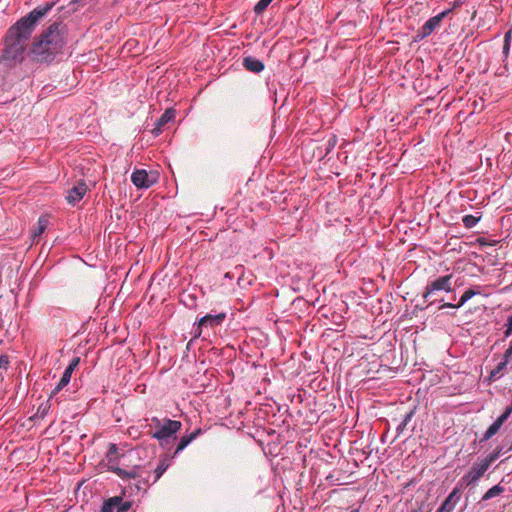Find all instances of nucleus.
I'll return each instance as SVG.
<instances>
[{"label": "nucleus", "instance_id": "nucleus-1", "mask_svg": "<svg viewBox=\"0 0 512 512\" xmlns=\"http://www.w3.org/2000/svg\"><path fill=\"white\" fill-rule=\"evenodd\" d=\"M54 5L55 2H50L37 6L8 29L2 59L9 62V66L24 60L28 42L38 22L51 11Z\"/></svg>", "mask_w": 512, "mask_h": 512}, {"label": "nucleus", "instance_id": "nucleus-2", "mask_svg": "<svg viewBox=\"0 0 512 512\" xmlns=\"http://www.w3.org/2000/svg\"><path fill=\"white\" fill-rule=\"evenodd\" d=\"M65 44L66 26L57 20L34 38L27 55L33 62L49 64L62 52Z\"/></svg>", "mask_w": 512, "mask_h": 512}, {"label": "nucleus", "instance_id": "nucleus-3", "mask_svg": "<svg viewBox=\"0 0 512 512\" xmlns=\"http://www.w3.org/2000/svg\"><path fill=\"white\" fill-rule=\"evenodd\" d=\"M151 423L156 429L152 433V437L157 439L161 445L167 444L170 438H175V434L180 431L182 426L180 421L168 418L159 419L152 417Z\"/></svg>", "mask_w": 512, "mask_h": 512}, {"label": "nucleus", "instance_id": "nucleus-4", "mask_svg": "<svg viewBox=\"0 0 512 512\" xmlns=\"http://www.w3.org/2000/svg\"><path fill=\"white\" fill-rule=\"evenodd\" d=\"M131 181L138 189H148L158 181V174L154 171L136 169L131 175Z\"/></svg>", "mask_w": 512, "mask_h": 512}, {"label": "nucleus", "instance_id": "nucleus-5", "mask_svg": "<svg viewBox=\"0 0 512 512\" xmlns=\"http://www.w3.org/2000/svg\"><path fill=\"white\" fill-rule=\"evenodd\" d=\"M116 444H111L107 453L109 469L122 479H136L142 476L140 467H134L131 470H124L112 464V457L117 453Z\"/></svg>", "mask_w": 512, "mask_h": 512}, {"label": "nucleus", "instance_id": "nucleus-6", "mask_svg": "<svg viewBox=\"0 0 512 512\" xmlns=\"http://www.w3.org/2000/svg\"><path fill=\"white\" fill-rule=\"evenodd\" d=\"M452 274L444 275L436 278L435 280L429 282L425 288V293L423 294L424 299H428L430 295L437 291H445L451 292L452 289Z\"/></svg>", "mask_w": 512, "mask_h": 512}, {"label": "nucleus", "instance_id": "nucleus-7", "mask_svg": "<svg viewBox=\"0 0 512 512\" xmlns=\"http://www.w3.org/2000/svg\"><path fill=\"white\" fill-rule=\"evenodd\" d=\"M488 466L482 460L479 463H474L470 470L461 478V483L465 486L475 484L488 470Z\"/></svg>", "mask_w": 512, "mask_h": 512}, {"label": "nucleus", "instance_id": "nucleus-8", "mask_svg": "<svg viewBox=\"0 0 512 512\" xmlns=\"http://www.w3.org/2000/svg\"><path fill=\"white\" fill-rule=\"evenodd\" d=\"M451 9H447L442 11L441 13L437 14L436 16H433L429 18L424 25L421 27L418 37L423 39L428 37L433 33V31L439 27L441 21L451 12Z\"/></svg>", "mask_w": 512, "mask_h": 512}, {"label": "nucleus", "instance_id": "nucleus-9", "mask_svg": "<svg viewBox=\"0 0 512 512\" xmlns=\"http://www.w3.org/2000/svg\"><path fill=\"white\" fill-rule=\"evenodd\" d=\"M131 508V502L123 501L121 497L115 496L104 502L101 512H126Z\"/></svg>", "mask_w": 512, "mask_h": 512}, {"label": "nucleus", "instance_id": "nucleus-10", "mask_svg": "<svg viewBox=\"0 0 512 512\" xmlns=\"http://www.w3.org/2000/svg\"><path fill=\"white\" fill-rule=\"evenodd\" d=\"M175 118V110L172 108L166 109V111L158 118L155 122L154 128L151 130V133L154 136H158L161 134L163 128Z\"/></svg>", "mask_w": 512, "mask_h": 512}, {"label": "nucleus", "instance_id": "nucleus-11", "mask_svg": "<svg viewBox=\"0 0 512 512\" xmlns=\"http://www.w3.org/2000/svg\"><path fill=\"white\" fill-rule=\"evenodd\" d=\"M87 192V186L85 183H79L78 185L72 187L68 190V194L66 199L68 203L75 205L79 202Z\"/></svg>", "mask_w": 512, "mask_h": 512}, {"label": "nucleus", "instance_id": "nucleus-12", "mask_svg": "<svg viewBox=\"0 0 512 512\" xmlns=\"http://www.w3.org/2000/svg\"><path fill=\"white\" fill-rule=\"evenodd\" d=\"M226 313L207 314L199 319V325L205 327H216L223 323Z\"/></svg>", "mask_w": 512, "mask_h": 512}, {"label": "nucleus", "instance_id": "nucleus-13", "mask_svg": "<svg viewBox=\"0 0 512 512\" xmlns=\"http://www.w3.org/2000/svg\"><path fill=\"white\" fill-rule=\"evenodd\" d=\"M243 66L246 70L253 73H260L264 70V63L252 56L244 57Z\"/></svg>", "mask_w": 512, "mask_h": 512}, {"label": "nucleus", "instance_id": "nucleus-14", "mask_svg": "<svg viewBox=\"0 0 512 512\" xmlns=\"http://www.w3.org/2000/svg\"><path fill=\"white\" fill-rule=\"evenodd\" d=\"M202 433V430L201 429H197L193 432H191L190 434L188 435H184L180 438L178 444H177V447H176V450L174 452V455H177L178 453H180L181 451H183L194 439L197 438V436H199L200 434Z\"/></svg>", "mask_w": 512, "mask_h": 512}, {"label": "nucleus", "instance_id": "nucleus-15", "mask_svg": "<svg viewBox=\"0 0 512 512\" xmlns=\"http://www.w3.org/2000/svg\"><path fill=\"white\" fill-rule=\"evenodd\" d=\"M72 373L70 369H65L61 379L55 386V388L52 390L50 394V399H52L58 392H60L71 380Z\"/></svg>", "mask_w": 512, "mask_h": 512}, {"label": "nucleus", "instance_id": "nucleus-16", "mask_svg": "<svg viewBox=\"0 0 512 512\" xmlns=\"http://www.w3.org/2000/svg\"><path fill=\"white\" fill-rule=\"evenodd\" d=\"M510 362H511V360L506 361V358L503 355L502 361H500L497 364V366L490 372L489 378L491 380L497 379L502 374V372L506 369L508 363H510Z\"/></svg>", "mask_w": 512, "mask_h": 512}, {"label": "nucleus", "instance_id": "nucleus-17", "mask_svg": "<svg viewBox=\"0 0 512 512\" xmlns=\"http://www.w3.org/2000/svg\"><path fill=\"white\" fill-rule=\"evenodd\" d=\"M169 466H170V459H168V458H164L159 462V464L157 465V467L154 470V473H155L154 482H156L160 479V477L165 473V471L168 469Z\"/></svg>", "mask_w": 512, "mask_h": 512}, {"label": "nucleus", "instance_id": "nucleus-18", "mask_svg": "<svg viewBox=\"0 0 512 512\" xmlns=\"http://www.w3.org/2000/svg\"><path fill=\"white\" fill-rule=\"evenodd\" d=\"M414 413V410H410L408 413L405 414L402 421L396 427L397 436H400L404 432L407 424L412 420Z\"/></svg>", "mask_w": 512, "mask_h": 512}, {"label": "nucleus", "instance_id": "nucleus-19", "mask_svg": "<svg viewBox=\"0 0 512 512\" xmlns=\"http://www.w3.org/2000/svg\"><path fill=\"white\" fill-rule=\"evenodd\" d=\"M504 491V487L500 484H497L493 487H491L482 497L483 501H487L491 498H494L498 495H500Z\"/></svg>", "mask_w": 512, "mask_h": 512}, {"label": "nucleus", "instance_id": "nucleus-20", "mask_svg": "<svg viewBox=\"0 0 512 512\" xmlns=\"http://www.w3.org/2000/svg\"><path fill=\"white\" fill-rule=\"evenodd\" d=\"M481 219V215H465L462 218V222L465 228H473Z\"/></svg>", "mask_w": 512, "mask_h": 512}, {"label": "nucleus", "instance_id": "nucleus-21", "mask_svg": "<svg viewBox=\"0 0 512 512\" xmlns=\"http://www.w3.org/2000/svg\"><path fill=\"white\" fill-rule=\"evenodd\" d=\"M480 294L479 290L468 289L466 290L459 299V302L456 304V307H462L468 300L472 297Z\"/></svg>", "mask_w": 512, "mask_h": 512}, {"label": "nucleus", "instance_id": "nucleus-22", "mask_svg": "<svg viewBox=\"0 0 512 512\" xmlns=\"http://www.w3.org/2000/svg\"><path fill=\"white\" fill-rule=\"evenodd\" d=\"M461 497V490L458 487H455L450 494L446 497L444 500L445 502H448V504L455 507L456 503L459 501Z\"/></svg>", "mask_w": 512, "mask_h": 512}, {"label": "nucleus", "instance_id": "nucleus-23", "mask_svg": "<svg viewBox=\"0 0 512 512\" xmlns=\"http://www.w3.org/2000/svg\"><path fill=\"white\" fill-rule=\"evenodd\" d=\"M499 429L500 427L498 426V424H495L493 422L483 434V437L481 438L480 442H485L491 439L499 431Z\"/></svg>", "mask_w": 512, "mask_h": 512}, {"label": "nucleus", "instance_id": "nucleus-24", "mask_svg": "<svg viewBox=\"0 0 512 512\" xmlns=\"http://www.w3.org/2000/svg\"><path fill=\"white\" fill-rule=\"evenodd\" d=\"M502 450L503 448L502 447H497L491 454H489L487 457H485L484 459H482V461L484 463L487 464L488 467H490V465L498 459V457L502 454Z\"/></svg>", "mask_w": 512, "mask_h": 512}, {"label": "nucleus", "instance_id": "nucleus-25", "mask_svg": "<svg viewBox=\"0 0 512 512\" xmlns=\"http://www.w3.org/2000/svg\"><path fill=\"white\" fill-rule=\"evenodd\" d=\"M512 414V405H509L505 408L504 412L494 421L495 424L501 428V426L507 421V419Z\"/></svg>", "mask_w": 512, "mask_h": 512}, {"label": "nucleus", "instance_id": "nucleus-26", "mask_svg": "<svg viewBox=\"0 0 512 512\" xmlns=\"http://www.w3.org/2000/svg\"><path fill=\"white\" fill-rule=\"evenodd\" d=\"M272 1L273 0H259L257 4L254 6V12L257 15L262 14Z\"/></svg>", "mask_w": 512, "mask_h": 512}, {"label": "nucleus", "instance_id": "nucleus-27", "mask_svg": "<svg viewBox=\"0 0 512 512\" xmlns=\"http://www.w3.org/2000/svg\"><path fill=\"white\" fill-rule=\"evenodd\" d=\"M49 409H50V404H49V400H48L47 402L39 405L37 412H36V416H38L40 418H44L48 414Z\"/></svg>", "mask_w": 512, "mask_h": 512}, {"label": "nucleus", "instance_id": "nucleus-28", "mask_svg": "<svg viewBox=\"0 0 512 512\" xmlns=\"http://www.w3.org/2000/svg\"><path fill=\"white\" fill-rule=\"evenodd\" d=\"M511 31H508L504 36L503 54L507 58L510 51Z\"/></svg>", "mask_w": 512, "mask_h": 512}, {"label": "nucleus", "instance_id": "nucleus-29", "mask_svg": "<svg viewBox=\"0 0 512 512\" xmlns=\"http://www.w3.org/2000/svg\"><path fill=\"white\" fill-rule=\"evenodd\" d=\"M455 507L448 504V502L443 501L440 507L437 509L436 512H453Z\"/></svg>", "mask_w": 512, "mask_h": 512}, {"label": "nucleus", "instance_id": "nucleus-30", "mask_svg": "<svg viewBox=\"0 0 512 512\" xmlns=\"http://www.w3.org/2000/svg\"><path fill=\"white\" fill-rule=\"evenodd\" d=\"M10 364L9 356L8 355H1L0 356V369L7 370Z\"/></svg>", "mask_w": 512, "mask_h": 512}, {"label": "nucleus", "instance_id": "nucleus-31", "mask_svg": "<svg viewBox=\"0 0 512 512\" xmlns=\"http://www.w3.org/2000/svg\"><path fill=\"white\" fill-rule=\"evenodd\" d=\"M505 327L504 336L509 337L512 335V315L508 317Z\"/></svg>", "mask_w": 512, "mask_h": 512}, {"label": "nucleus", "instance_id": "nucleus-32", "mask_svg": "<svg viewBox=\"0 0 512 512\" xmlns=\"http://www.w3.org/2000/svg\"><path fill=\"white\" fill-rule=\"evenodd\" d=\"M46 223L47 221L45 219H43L42 217L39 218V221H38V230L35 232V236L36 235H40L44 232L45 228H46Z\"/></svg>", "mask_w": 512, "mask_h": 512}, {"label": "nucleus", "instance_id": "nucleus-33", "mask_svg": "<svg viewBox=\"0 0 512 512\" xmlns=\"http://www.w3.org/2000/svg\"><path fill=\"white\" fill-rule=\"evenodd\" d=\"M204 326H200L199 325V321L197 322L196 326L193 327L192 329V335H193V339H196V338H199L202 334V328Z\"/></svg>", "mask_w": 512, "mask_h": 512}, {"label": "nucleus", "instance_id": "nucleus-34", "mask_svg": "<svg viewBox=\"0 0 512 512\" xmlns=\"http://www.w3.org/2000/svg\"><path fill=\"white\" fill-rule=\"evenodd\" d=\"M80 359L78 357H74L69 365L66 367V369H70L71 373L75 370V368L78 366Z\"/></svg>", "mask_w": 512, "mask_h": 512}, {"label": "nucleus", "instance_id": "nucleus-35", "mask_svg": "<svg viewBox=\"0 0 512 512\" xmlns=\"http://www.w3.org/2000/svg\"><path fill=\"white\" fill-rule=\"evenodd\" d=\"M135 486L138 491L141 489L146 490V488L148 487V483L146 481L138 480L137 483L135 484Z\"/></svg>", "mask_w": 512, "mask_h": 512}, {"label": "nucleus", "instance_id": "nucleus-36", "mask_svg": "<svg viewBox=\"0 0 512 512\" xmlns=\"http://www.w3.org/2000/svg\"><path fill=\"white\" fill-rule=\"evenodd\" d=\"M504 356L506 358V361L507 360H511L512 361V342L510 343L509 348L506 349V351L504 352Z\"/></svg>", "mask_w": 512, "mask_h": 512}, {"label": "nucleus", "instance_id": "nucleus-37", "mask_svg": "<svg viewBox=\"0 0 512 512\" xmlns=\"http://www.w3.org/2000/svg\"><path fill=\"white\" fill-rule=\"evenodd\" d=\"M446 307H449V308H457V307H456V304H452V303H444L443 305H441V306L439 307V309H444V308H446Z\"/></svg>", "mask_w": 512, "mask_h": 512}, {"label": "nucleus", "instance_id": "nucleus-38", "mask_svg": "<svg viewBox=\"0 0 512 512\" xmlns=\"http://www.w3.org/2000/svg\"><path fill=\"white\" fill-rule=\"evenodd\" d=\"M350 512H360L359 508H354L352 510H350Z\"/></svg>", "mask_w": 512, "mask_h": 512}, {"label": "nucleus", "instance_id": "nucleus-39", "mask_svg": "<svg viewBox=\"0 0 512 512\" xmlns=\"http://www.w3.org/2000/svg\"><path fill=\"white\" fill-rule=\"evenodd\" d=\"M334 146V142L331 143V141H329V148H332Z\"/></svg>", "mask_w": 512, "mask_h": 512}, {"label": "nucleus", "instance_id": "nucleus-40", "mask_svg": "<svg viewBox=\"0 0 512 512\" xmlns=\"http://www.w3.org/2000/svg\"><path fill=\"white\" fill-rule=\"evenodd\" d=\"M479 242H480L481 245L485 244V241L479 240Z\"/></svg>", "mask_w": 512, "mask_h": 512}]
</instances>
